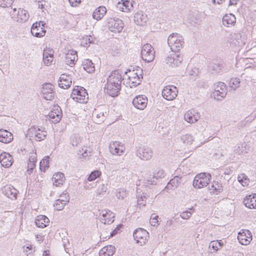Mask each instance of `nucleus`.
I'll use <instances>...</instances> for the list:
<instances>
[{"mask_svg":"<svg viewBox=\"0 0 256 256\" xmlns=\"http://www.w3.org/2000/svg\"><path fill=\"white\" fill-rule=\"evenodd\" d=\"M46 135V131L41 130L40 128H38L36 131L34 136L36 140L40 141L44 140Z\"/></svg>","mask_w":256,"mask_h":256,"instance_id":"41","label":"nucleus"},{"mask_svg":"<svg viewBox=\"0 0 256 256\" xmlns=\"http://www.w3.org/2000/svg\"><path fill=\"white\" fill-rule=\"evenodd\" d=\"M136 155L142 160H148L152 157L153 151L147 146H138L136 148Z\"/></svg>","mask_w":256,"mask_h":256,"instance_id":"6","label":"nucleus"},{"mask_svg":"<svg viewBox=\"0 0 256 256\" xmlns=\"http://www.w3.org/2000/svg\"><path fill=\"white\" fill-rule=\"evenodd\" d=\"M71 97L74 101L82 104L87 102L88 94L83 87L76 86L72 90Z\"/></svg>","mask_w":256,"mask_h":256,"instance_id":"3","label":"nucleus"},{"mask_svg":"<svg viewBox=\"0 0 256 256\" xmlns=\"http://www.w3.org/2000/svg\"><path fill=\"white\" fill-rule=\"evenodd\" d=\"M13 140L12 134L6 130H0V142L9 143Z\"/></svg>","mask_w":256,"mask_h":256,"instance_id":"27","label":"nucleus"},{"mask_svg":"<svg viewBox=\"0 0 256 256\" xmlns=\"http://www.w3.org/2000/svg\"><path fill=\"white\" fill-rule=\"evenodd\" d=\"M14 0H0V6L2 8L11 6Z\"/></svg>","mask_w":256,"mask_h":256,"instance_id":"50","label":"nucleus"},{"mask_svg":"<svg viewBox=\"0 0 256 256\" xmlns=\"http://www.w3.org/2000/svg\"><path fill=\"white\" fill-rule=\"evenodd\" d=\"M106 12V8L104 6H100L94 12L92 17L96 20H101L104 16Z\"/></svg>","mask_w":256,"mask_h":256,"instance_id":"33","label":"nucleus"},{"mask_svg":"<svg viewBox=\"0 0 256 256\" xmlns=\"http://www.w3.org/2000/svg\"><path fill=\"white\" fill-rule=\"evenodd\" d=\"M114 214L110 210L102 212V217L100 218V221L104 224H110L114 221Z\"/></svg>","mask_w":256,"mask_h":256,"instance_id":"29","label":"nucleus"},{"mask_svg":"<svg viewBox=\"0 0 256 256\" xmlns=\"http://www.w3.org/2000/svg\"><path fill=\"white\" fill-rule=\"evenodd\" d=\"M53 60V56L48 57V58H43L44 64L48 66L51 64Z\"/></svg>","mask_w":256,"mask_h":256,"instance_id":"60","label":"nucleus"},{"mask_svg":"<svg viewBox=\"0 0 256 256\" xmlns=\"http://www.w3.org/2000/svg\"><path fill=\"white\" fill-rule=\"evenodd\" d=\"M80 138L76 136L71 137L70 144L73 146H77L80 144Z\"/></svg>","mask_w":256,"mask_h":256,"instance_id":"51","label":"nucleus"},{"mask_svg":"<svg viewBox=\"0 0 256 256\" xmlns=\"http://www.w3.org/2000/svg\"><path fill=\"white\" fill-rule=\"evenodd\" d=\"M238 239L242 244H248L252 240L250 232L248 230H242V232H239Z\"/></svg>","mask_w":256,"mask_h":256,"instance_id":"17","label":"nucleus"},{"mask_svg":"<svg viewBox=\"0 0 256 256\" xmlns=\"http://www.w3.org/2000/svg\"><path fill=\"white\" fill-rule=\"evenodd\" d=\"M148 98L144 95H138L136 96L132 100L134 106L139 110H144L147 105Z\"/></svg>","mask_w":256,"mask_h":256,"instance_id":"14","label":"nucleus"},{"mask_svg":"<svg viewBox=\"0 0 256 256\" xmlns=\"http://www.w3.org/2000/svg\"><path fill=\"white\" fill-rule=\"evenodd\" d=\"M236 22V18L232 14H226L222 18V24L226 26L229 27L234 26Z\"/></svg>","mask_w":256,"mask_h":256,"instance_id":"31","label":"nucleus"},{"mask_svg":"<svg viewBox=\"0 0 256 256\" xmlns=\"http://www.w3.org/2000/svg\"><path fill=\"white\" fill-rule=\"evenodd\" d=\"M173 224L172 220H168L166 221V225L168 226H171Z\"/></svg>","mask_w":256,"mask_h":256,"instance_id":"64","label":"nucleus"},{"mask_svg":"<svg viewBox=\"0 0 256 256\" xmlns=\"http://www.w3.org/2000/svg\"><path fill=\"white\" fill-rule=\"evenodd\" d=\"M108 115L106 112L103 110H98L95 109L92 113V116L95 122L98 124H100L104 122Z\"/></svg>","mask_w":256,"mask_h":256,"instance_id":"23","label":"nucleus"},{"mask_svg":"<svg viewBox=\"0 0 256 256\" xmlns=\"http://www.w3.org/2000/svg\"><path fill=\"white\" fill-rule=\"evenodd\" d=\"M224 68V64L221 61L218 60H213L209 66V69L212 72L219 73L223 71Z\"/></svg>","mask_w":256,"mask_h":256,"instance_id":"26","label":"nucleus"},{"mask_svg":"<svg viewBox=\"0 0 256 256\" xmlns=\"http://www.w3.org/2000/svg\"><path fill=\"white\" fill-rule=\"evenodd\" d=\"M108 183L100 184L97 188V193L98 194H104L108 190Z\"/></svg>","mask_w":256,"mask_h":256,"instance_id":"45","label":"nucleus"},{"mask_svg":"<svg viewBox=\"0 0 256 256\" xmlns=\"http://www.w3.org/2000/svg\"><path fill=\"white\" fill-rule=\"evenodd\" d=\"M192 216V212L189 211H188V210L183 212L180 214V217L182 219H184V220L188 219L189 218H190V216Z\"/></svg>","mask_w":256,"mask_h":256,"instance_id":"52","label":"nucleus"},{"mask_svg":"<svg viewBox=\"0 0 256 256\" xmlns=\"http://www.w3.org/2000/svg\"><path fill=\"white\" fill-rule=\"evenodd\" d=\"M36 154H32L29 156L28 162L36 164Z\"/></svg>","mask_w":256,"mask_h":256,"instance_id":"59","label":"nucleus"},{"mask_svg":"<svg viewBox=\"0 0 256 256\" xmlns=\"http://www.w3.org/2000/svg\"><path fill=\"white\" fill-rule=\"evenodd\" d=\"M181 178L178 176H175L173 178L171 179L168 184L166 188L168 189H170L172 187L176 188L178 184L180 182Z\"/></svg>","mask_w":256,"mask_h":256,"instance_id":"39","label":"nucleus"},{"mask_svg":"<svg viewBox=\"0 0 256 256\" xmlns=\"http://www.w3.org/2000/svg\"><path fill=\"white\" fill-rule=\"evenodd\" d=\"M50 222L49 219L45 216L40 215L36 220V224L38 228H44Z\"/></svg>","mask_w":256,"mask_h":256,"instance_id":"35","label":"nucleus"},{"mask_svg":"<svg viewBox=\"0 0 256 256\" xmlns=\"http://www.w3.org/2000/svg\"><path fill=\"white\" fill-rule=\"evenodd\" d=\"M56 110H58V112H56V110H54L51 111L48 114L52 122L54 124L58 122L62 117V112H59L58 109Z\"/></svg>","mask_w":256,"mask_h":256,"instance_id":"38","label":"nucleus"},{"mask_svg":"<svg viewBox=\"0 0 256 256\" xmlns=\"http://www.w3.org/2000/svg\"><path fill=\"white\" fill-rule=\"evenodd\" d=\"M243 202L249 208H256V194L246 196L244 199Z\"/></svg>","mask_w":256,"mask_h":256,"instance_id":"22","label":"nucleus"},{"mask_svg":"<svg viewBox=\"0 0 256 256\" xmlns=\"http://www.w3.org/2000/svg\"><path fill=\"white\" fill-rule=\"evenodd\" d=\"M222 245L223 242L220 240L219 241L213 240L210 242V246H211L214 250L217 251L219 249V247L222 246Z\"/></svg>","mask_w":256,"mask_h":256,"instance_id":"46","label":"nucleus"},{"mask_svg":"<svg viewBox=\"0 0 256 256\" xmlns=\"http://www.w3.org/2000/svg\"><path fill=\"white\" fill-rule=\"evenodd\" d=\"M133 236L136 242L142 246L148 240L149 234L146 230L138 228L134 231Z\"/></svg>","mask_w":256,"mask_h":256,"instance_id":"8","label":"nucleus"},{"mask_svg":"<svg viewBox=\"0 0 256 256\" xmlns=\"http://www.w3.org/2000/svg\"><path fill=\"white\" fill-rule=\"evenodd\" d=\"M134 22L138 26H144L147 22L148 18L142 12H138L134 16Z\"/></svg>","mask_w":256,"mask_h":256,"instance_id":"25","label":"nucleus"},{"mask_svg":"<svg viewBox=\"0 0 256 256\" xmlns=\"http://www.w3.org/2000/svg\"><path fill=\"white\" fill-rule=\"evenodd\" d=\"M45 24H46L42 21L33 24L31 28L32 34L36 38L44 36L46 32L44 29Z\"/></svg>","mask_w":256,"mask_h":256,"instance_id":"10","label":"nucleus"},{"mask_svg":"<svg viewBox=\"0 0 256 256\" xmlns=\"http://www.w3.org/2000/svg\"><path fill=\"white\" fill-rule=\"evenodd\" d=\"M82 66L84 69L90 74L95 71L94 64L89 59L84 60L82 62Z\"/></svg>","mask_w":256,"mask_h":256,"instance_id":"37","label":"nucleus"},{"mask_svg":"<svg viewBox=\"0 0 256 256\" xmlns=\"http://www.w3.org/2000/svg\"><path fill=\"white\" fill-rule=\"evenodd\" d=\"M12 10L10 12V15L12 16V18L14 19V20H16V18L18 15V11L17 12V10L16 8H11Z\"/></svg>","mask_w":256,"mask_h":256,"instance_id":"53","label":"nucleus"},{"mask_svg":"<svg viewBox=\"0 0 256 256\" xmlns=\"http://www.w3.org/2000/svg\"><path fill=\"white\" fill-rule=\"evenodd\" d=\"M126 193L125 191L124 190H122L119 191L117 194L116 196L118 199H122V200L124 197L126 196Z\"/></svg>","mask_w":256,"mask_h":256,"instance_id":"56","label":"nucleus"},{"mask_svg":"<svg viewBox=\"0 0 256 256\" xmlns=\"http://www.w3.org/2000/svg\"><path fill=\"white\" fill-rule=\"evenodd\" d=\"M77 52L76 51L71 50L68 52L66 54V62L68 65L71 66L75 64V62L77 60Z\"/></svg>","mask_w":256,"mask_h":256,"instance_id":"21","label":"nucleus"},{"mask_svg":"<svg viewBox=\"0 0 256 256\" xmlns=\"http://www.w3.org/2000/svg\"><path fill=\"white\" fill-rule=\"evenodd\" d=\"M49 156H45L44 158L40 162V170L42 171V168H44V170H43L44 172L45 171V168H48V164H49Z\"/></svg>","mask_w":256,"mask_h":256,"instance_id":"44","label":"nucleus"},{"mask_svg":"<svg viewBox=\"0 0 256 256\" xmlns=\"http://www.w3.org/2000/svg\"><path fill=\"white\" fill-rule=\"evenodd\" d=\"M158 216L154 214H152L150 218V223L154 226H157L158 224Z\"/></svg>","mask_w":256,"mask_h":256,"instance_id":"48","label":"nucleus"},{"mask_svg":"<svg viewBox=\"0 0 256 256\" xmlns=\"http://www.w3.org/2000/svg\"><path fill=\"white\" fill-rule=\"evenodd\" d=\"M72 6H76L81 2V0H68Z\"/></svg>","mask_w":256,"mask_h":256,"instance_id":"61","label":"nucleus"},{"mask_svg":"<svg viewBox=\"0 0 256 256\" xmlns=\"http://www.w3.org/2000/svg\"><path fill=\"white\" fill-rule=\"evenodd\" d=\"M2 194L11 200H16L18 190L11 185H6L2 188Z\"/></svg>","mask_w":256,"mask_h":256,"instance_id":"16","label":"nucleus"},{"mask_svg":"<svg viewBox=\"0 0 256 256\" xmlns=\"http://www.w3.org/2000/svg\"><path fill=\"white\" fill-rule=\"evenodd\" d=\"M178 90L176 86H167L164 87L162 91V96L168 100H172L177 96Z\"/></svg>","mask_w":256,"mask_h":256,"instance_id":"11","label":"nucleus"},{"mask_svg":"<svg viewBox=\"0 0 256 256\" xmlns=\"http://www.w3.org/2000/svg\"><path fill=\"white\" fill-rule=\"evenodd\" d=\"M110 151L113 155L120 156L125 150L123 144L119 142H113L110 144Z\"/></svg>","mask_w":256,"mask_h":256,"instance_id":"13","label":"nucleus"},{"mask_svg":"<svg viewBox=\"0 0 256 256\" xmlns=\"http://www.w3.org/2000/svg\"><path fill=\"white\" fill-rule=\"evenodd\" d=\"M36 164L34 163H31V162H28V170H27V173L28 174H30L32 172V170L34 168H35Z\"/></svg>","mask_w":256,"mask_h":256,"instance_id":"54","label":"nucleus"},{"mask_svg":"<svg viewBox=\"0 0 256 256\" xmlns=\"http://www.w3.org/2000/svg\"><path fill=\"white\" fill-rule=\"evenodd\" d=\"M212 188L214 191L213 193L216 194H218L223 190L222 184V183L218 182H214L211 186Z\"/></svg>","mask_w":256,"mask_h":256,"instance_id":"40","label":"nucleus"},{"mask_svg":"<svg viewBox=\"0 0 256 256\" xmlns=\"http://www.w3.org/2000/svg\"><path fill=\"white\" fill-rule=\"evenodd\" d=\"M211 178L209 173L203 172L196 174L193 180V186L196 188H201L206 186Z\"/></svg>","mask_w":256,"mask_h":256,"instance_id":"4","label":"nucleus"},{"mask_svg":"<svg viewBox=\"0 0 256 256\" xmlns=\"http://www.w3.org/2000/svg\"><path fill=\"white\" fill-rule=\"evenodd\" d=\"M29 18V14L27 10L20 8L18 10V15L16 21L20 22H24L27 21Z\"/></svg>","mask_w":256,"mask_h":256,"instance_id":"36","label":"nucleus"},{"mask_svg":"<svg viewBox=\"0 0 256 256\" xmlns=\"http://www.w3.org/2000/svg\"><path fill=\"white\" fill-rule=\"evenodd\" d=\"M165 176V174L163 170L158 168L155 172H154L153 176L154 178H164Z\"/></svg>","mask_w":256,"mask_h":256,"instance_id":"47","label":"nucleus"},{"mask_svg":"<svg viewBox=\"0 0 256 256\" xmlns=\"http://www.w3.org/2000/svg\"><path fill=\"white\" fill-rule=\"evenodd\" d=\"M108 30L112 32H120L123 29L124 22L118 18H110L108 19Z\"/></svg>","mask_w":256,"mask_h":256,"instance_id":"5","label":"nucleus"},{"mask_svg":"<svg viewBox=\"0 0 256 256\" xmlns=\"http://www.w3.org/2000/svg\"><path fill=\"white\" fill-rule=\"evenodd\" d=\"M24 252H25V254L26 255L30 254L32 252V246H24Z\"/></svg>","mask_w":256,"mask_h":256,"instance_id":"58","label":"nucleus"},{"mask_svg":"<svg viewBox=\"0 0 256 256\" xmlns=\"http://www.w3.org/2000/svg\"><path fill=\"white\" fill-rule=\"evenodd\" d=\"M227 94L226 86L224 82H218L215 86L213 96L218 100H220L224 98Z\"/></svg>","mask_w":256,"mask_h":256,"instance_id":"9","label":"nucleus"},{"mask_svg":"<svg viewBox=\"0 0 256 256\" xmlns=\"http://www.w3.org/2000/svg\"><path fill=\"white\" fill-rule=\"evenodd\" d=\"M42 93L44 99L52 100L54 98V86L50 83L44 84Z\"/></svg>","mask_w":256,"mask_h":256,"instance_id":"12","label":"nucleus"},{"mask_svg":"<svg viewBox=\"0 0 256 256\" xmlns=\"http://www.w3.org/2000/svg\"><path fill=\"white\" fill-rule=\"evenodd\" d=\"M146 196H142L140 198H138V204L143 206H145L146 204Z\"/></svg>","mask_w":256,"mask_h":256,"instance_id":"57","label":"nucleus"},{"mask_svg":"<svg viewBox=\"0 0 256 256\" xmlns=\"http://www.w3.org/2000/svg\"><path fill=\"white\" fill-rule=\"evenodd\" d=\"M0 162L2 166L5 168H8L12 164V158L11 155L7 152H2L0 154Z\"/></svg>","mask_w":256,"mask_h":256,"instance_id":"24","label":"nucleus"},{"mask_svg":"<svg viewBox=\"0 0 256 256\" xmlns=\"http://www.w3.org/2000/svg\"><path fill=\"white\" fill-rule=\"evenodd\" d=\"M64 180V174L60 172L54 174L52 177L54 184L56 186L62 185Z\"/></svg>","mask_w":256,"mask_h":256,"instance_id":"34","label":"nucleus"},{"mask_svg":"<svg viewBox=\"0 0 256 256\" xmlns=\"http://www.w3.org/2000/svg\"><path fill=\"white\" fill-rule=\"evenodd\" d=\"M184 44L182 37L177 33L171 34L168 38V44L172 53L166 58V63L172 66H178L182 61V58L180 54H176Z\"/></svg>","mask_w":256,"mask_h":256,"instance_id":"1","label":"nucleus"},{"mask_svg":"<svg viewBox=\"0 0 256 256\" xmlns=\"http://www.w3.org/2000/svg\"><path fill=\"white\" fill-rule=\"evenodd\" d=\"M240 80L238 78H232L230 80L229 82L230 86L234 89L236 90L240 87Z\"/></svg>","mask_w":256,"mask_h":256,"instance_id":"42","label":"nucleus"},{"mask_svg":"<svg viewBox=\"0 0 256 256\" xmlns=\"http://www.w3.org/2000/svg\"><path fill=\"white\" fill-rule=\"evenodd\" d=\"M101 174V172L98 170H95L89 174L87 180L84 182V188L86 189L90 188L92 186L90 187V184H88V182H92L95 180L96 178H98Z\"/></svg>","mask_w":256,"mask_h":256,"instance_id":"28","label":"nucleus"},{"mask_svg":"<svg viewBox=\"0 0 256 256\" xmlns=\"http://www.w3.org/2000/svg\"><path fill=\"white\" fill-rule=\"evenodd\" d=\"M129 72L130 74L128 75V78L130 82H132V86H136L139 85L142 78V70H140L139 73L138 72H135L134 70L131 72L130 70H129Z\"/></svg>","mask_w":256,"mask_h":256,"instance_id":"15","label":"nucleus"},{"mask_svg":"<svg viewBox=\"0 0 256 256\" xmlns=\"http://www.w3.org/2000/svg\"><path fill=\"white\" fill-rule=\"evenodd\" d=\"M60 197H64V199L58 198L56 200L54 206L57 210H61L64 208L66 204L69 202V196L68 193L63 192L60 194Z\"/></svg>","mask_w":256,"mask_h":256,"instance_id":"18","label":"nucleus"},{"mask_svg":"<svg viewBox=\"0 0 256 256\" xmlns=\"http://www.w3.org/2000/svg\"><path fill=\"white\" fill-rule=\"evenodd\" d=\"M52 56V54L51 53H48L46 50H44L43 53V58H48L50 56Z\"/></svg>","mask_w":256,"mask_h":256,"instance_id":"62","label":"nucleus"},{"mask_svg":"<svg viewBox=\"0 0 256 256\" xmlns=\"http://www.w3.org/2000/svg\"><path fill=\"white\" fill-rule=\"evenodd\" d=\"M122 225L120 224L118 225L114 230H113L111 232L110 236H113L116 234L118 232L120 231V229L122 228Z\"/></svg>","mask_w":256,"mask_h":256,"instance_id":"55","label":"nucleus"},{"mask_svg":"<svg viewBox=\"0 0 256 256\" xmlns=\"http://www.w3.org/2000/svg\"><path fill=\"white\" fill-rule=\"evenodd\" d=\"M238 182L243 186H245L248 184L247 176L244 174L239 176L238 178Z\"/></svg>","mask_w":256,"mask_h":256,"instance_id":"49","label":"nucleus"},{"mask_svg":"<svg viewBox=\"0 0 256 256\" xmlns=\"http://www.w3.org/2000/svg\"><path fill=\"white\" fill-rule=\"evenodd\" d=\"M117 8L122 12H128L132 8V4L129 0H122L118 2Z\"/></svg>","mask_w":256,"mask_h":256,"instance_id":"30","label":"nucleus"},{"mask_svg":"<svg viewBox=\"0 0 256 256\" xmlns=\"http://www.w3.org/2000/svg\"><path fill=\"white\" fill-rule=\"evenodd\" d=\"M116 248L112 245H108L102 248L99 252V256H112Z\"/></svg>","mask_w":256,"mask_h":256,"instance_id":"32","label":"nucleus"},{"mask_svg":"<svg viewBox=\"0 0 256 256\" xmlns=\"http://www.w3.org/2000/svg\"><path fill=\"white\" fill-rule=\"evenodd\" d=\"M238 0H230L229 6H236Z\"/></svg>","mask_w":256,"mask_h":256,"instance_id":"63","label":"nucleus"},{"mask_svg":"<svg viewBox=\"0 0 256 256\" xmlns=\"http://www.w3.org/2000/svg\"><path fill=\"white\" fill-rule=\"evenodd\" d=\"M200 118L198 113H196L194 110H188L184 114V118L189 123H194Z\"/></svg>","mask_w":256,"mask_h":256,"instance_id":"19","label":"nucleus"},{"mask_svg":"<svg viewBox=\"0 0 256 256\" xmlns=\"http://www.w3.org/2000/svg\"><path fill=\"white\" fill-rule=\"evenodd\" d=\"M72 84V78L68 75L62 74L58 80V86L64 89H67L70 87Z\"/></svg>","mask_w":256,"mask_h":256,"instance_id":"20","label":"nucleus"},{"mask_svg":"<svg viewBox=\"0 0 256 256\" xmlns=\"http://www.w3.org/2000/svg\"><path fill=\"white\" fill-rule=\"evenodd\" d=\"M155 52L152 46L148 44L143 46L141 50V56L142 59L146 62H152L155 56Z\"/></svg>","mask_w":256,"mask_h":256,"instance_id":"7","label":"nucleus"},{"mask_svg":"<svg viewBox=\"0 0 256 256\" xmlns=\"http://www.w3.org/2000/svg\"><path fill=\"white\" fill-rule=\"evenodd\" d=\"M122 74L118 70L112 71L108 78L106 92L112 96H118V92L121 88Z\"/></svg>","mask_w":256,"mask_h":256,"instance_id":"2","label":"nucleus"},{"mask_svg":"<svg viewBox=\"0 0 256 256\" xmlns=\"http://www.w3.org/2000/svg\"><path fill=\"white\" fill-rule=\"evenodd\" d=\"M181 140L184 144H190L194 140V138L192 135L186 134L181 136Z\"/></svg>","mask_w":256,"mask_h":256,"instance_id":"43","label":"nucleus"}]
</instances>
